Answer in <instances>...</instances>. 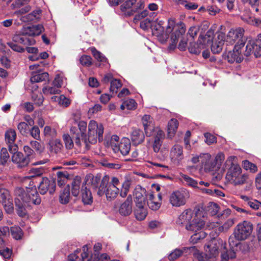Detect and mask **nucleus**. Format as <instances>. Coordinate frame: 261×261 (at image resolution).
I'll return each instance as SVG.
<instances>
[{
	"mask_svg": "<svg viewBox=\"0 0 261 261\" xmlns=\"http://www.w3.org/2000/svg\"><path fill=\"white\" fill-rule=\"evenodd\" d=\"M23 184L25 190L22 188H17L15 190L16 209L17 214L21 217L27 215V208H30L33 204H39L41 201L36 186L30 176L24 178Z\"/></svg>",
	"mask_w": 261,
	"mask_h": 261,
	"instance_id": "obj_1",
	"label": "nucleus"
},
{
	"mask_svg": "<svg viewBox=\"0 0 261 261\" xmlns=\"http://www.w3.org/2000/svg\"><path fill=\"white\" fill-rule=\"evenodd\" d=\"M132 180L126 178L121 185V190L118 187L120 185L119 179L115 176L112 177L110 180L108 175L104 176L99 186L97 187V194L99 196L105 195L109 201L114 200L120 194L122 198L125 197L129 190Z\"/></svg>",
	"mask_w": 261,
	"mask_h": 261,
	"instance_id": "obj_2",
	"label": "nucleus"
},
{
	"mask_svg": "<svg viewBox=\"0 0 261 261\" xmlns=\"http://www.w3.org/2000/svg\"><path fill=\"white\" fill-rule=\"evenodd\" d=\"M236 157L230 156L225 162L228 170L226 174V179L233 186H240L245 184L248 179L247 174H242V169L236 162Z\"/></svg>",
	"mask_w": 261,
	"mask_h": 261,
	"instance_id": "obj_3",
	"label": "nucleus"
},
{
	"mask_svg": "<svg viewBox=\"0 0 261 261\" xmlns=\"http://www.w3.org/2000/svg\"><path fill=\"white\" fill-rule=\"evenodd\" d=\"M123 2L120 6V11L124 16L129 17L133 16L136 12L144 9L145 4L143 1L137 0H122Z\"/></svg>",
	"mask_w": 261,
	"mask_h": 261,
	"instance_id": "obj_4",
	"label": "nucleus"
},
{
	"mask_svg": "<svg viewBox=\"0 0 261 261\" xmlns=\"http://www.w3.org/2000/svg\"><path fill=\"white\" fill-rule=\"evenodd\" d=\"M103 127L101 124H98L94 120H91L88 125V133L87 138V145L88 143L94 144L97 139L99 142L103 140ZM89 145H88V147Z\"/></svg>",
	"mask_w": 261,
	"mask_h": 261,
	"instance_id": "obj_5",
	"label": "nucleus"
},
{
	"mask_svg": "<svg viewBox=\"0 0 261 261\" xmlns=\"http://www.w3.org/2000/svg\"><path fill=\"white\" fill-rule=\"evenodd\" d=\"M244 29L241 27L231 29L228 32L226 36H225V41L227 44L233 45L237 42L236 45L244 46L246 40L244 37Z\"/></svg>",
	"mask_w": 261,
	"mask_h": 261,
	"instance_id": "obj_6",
	"label": "nucleus"
},
{
	"mask_svg": "<svg viewBox=\"0 0 261 261\" xmlns=\"http://www.w3.org/2000/svg\"><path fill=\"white\" fill-rule=\"evenodd\" d=\"M242 241L243 240L238 238L237 236L234 234L233 232L232 235L230 236L228 240L230 250H226L225 246H224L223 250L222 251L221 255L222 261H228L230 258L236 257V252L241 245L240 242Z\"/></svg>",
	"mask_w": 261,
	"mask_h": 261,
	"instance_id": "obj_7",
	"label": "nucleus"
},
{
	"mask_svg": "<svg viewBox=\"0 0 261 261\" xmlns=\"http://www.w3.org/2000/svg\"><path fill=\"white\" fill-rule=\"evenodd\" d=\"M87 128V123L84 121H80L78 123V128L76 127H71L70 132L72 134V138L74 139L75 143L80 146L81 142H83L86 147H88L87 138L85 134Z\"/></svg>",
	"mask_w": 261,
	"mask_h": 261,
	"instance_id": "obj_8",
	"label": "nucleus"
},
{
	"mask_svg": "<svg viewBox=\"0 0 261 261\" xmlns=\"http://www.w3.org/2000/svg\"><path fill=\"white\" fill-rule=\"evenodd\" d=\"M36 41L33 38L27 37L22 36L20 34L15 35L12 39V41L7 43L8 45L14 51L21 53L24 49L18 45L17 43L22 44L24 45H32L35 43Z\"/></svg>",
	"mask_w": 261,
	"mask_h": 261,
	"instance_id": "obj_9",
	"label": "nucleus"
},
{
	"mask_svg": "<svg viewBox=\"0 0 261 261\" xmlns=\"http://www.w3.org/2000/svg\"><path fill=\"white\" fill-rule=\"evenodd\" d=\"M168 24L169 25L167 28L168 31H169V30L171 29L175 30V32L171 34V40L172 45H176L178 39L180 38L186 32L185 25L181 22H179L176 24L174 18L169 19Z\"/></svg>",
	"mask_w": 261,
	"mask_h": 261,
	"instance_id": "obj_10",
	"label": "nucleus"
},
{
	"mask_svg": "<svg viewBox=\"0 0 261 261\" xmlns=\"http://www.w3.org/2000/svg\"><path fill=\"white\" fill-rule=\"evenodd\" d=\"M253 226L252 224L247 221L239 223L234 228L233 232L237 237L243 241L247 239L252 233Z\"/></svg>",
	"mask_w": 261,
	"mask_h": 261,
	"instance_id": "obj_11",
	"label": "nucleus"
},
{
	"mask_svg": "<svg viewBox=\"0 0 261 261\" xmlns=\"http://www.w3.org/2000/svg\"><path fill=\"white\" fill-rule=\"evenodd\" d=\"M252 54L256 58L261 56V34L257 36L255 40H250L247 42L244 55L249 56Z\"/></svg>",
	"mask_w": 261,
	"mask_h": 261,
	"instance_id": "obj_12",
	"label": "nucleus"
},
{
	"mask_svg": "<svg viewBox=\"0 0 261 261\" xmlns=\"http://www.w3.org/2000/svg\"><path fill=\"white\" fill-rule=\"evenodd\" d=\"M223 241L220 239H213L205 246L206 255L209 258L213 259L219 254V249L222 245Z\"/></svg>",
	"mask_w": 261,
	"mask_h": 261,
	"instance_id": "obj_13",
	"label": "nucleus"
},
{
	"mask_svg": "<svg viewBox=\"0 0 261 261\" xmlns=\"http://www.w3.org/2000/svg\"><path fill=\"white\" fill-rule=\"evenodd\" d=\"M188 194L185 190L174 191L170 196V202L173 206L179 207L184 205L186 202Z\"/></svg>",
	"mask_w": 261,
	"mask_h": 261,
	"instance_id": "obj_14",
	"label": "nucleus"
},
{
	"mask_svg": "<svg viewBox=\"0 0 261 261\" xmlns=\"http://www.w3.org/2000/svg\"><path fill=\"white\" fill-rule=\"evenodd\" d=\"M200 214L197 212L192 221L189 225H186V229L192 232L200 231L204 227L205 222L204 220L198 217Z\"/></svg>",
	"mask_w": 261,
	"mask_h": 261,
	"instance_id": "obj_15",
	"label": "nucleus"
},
{
	"mask_svg": "<svg viewBox=\"0 0 261 261\" xmlns=\"http://www.w3.org/2000/svg\"><path fill=\"white\" fill-rule=\"evenodd\" d=\"M56 184L53 180H50L47 177H43L38 187L40 193L45 194L47 191L50 194L53 193L55 191Z\"/></svg>",
	"mask_w": 261,
	"mask_h": 261,
	"instance_id": "obj_16",
	"label": "nucleus"
},
{
	"mask_svg": "<svg viewBox=\"0 0 261 261\" xmlns=\"http://www.w3.org/2000/svg\"><path fill=\"white\" fill-rule=\"evenodd\" d=\"M153 131L154 133H152V135H153L152 148L155 152H158L165 139V134L163 130L158 128H155Z\"/></svg>",
	"mask_w": 261,
	"mask_h": 261,
	"instance_id": "obj_17",
	"label": "nucleus"
},
{
	"mask_svg": "<svg viewBox=\"0 0 261 261\" xmlns=\"http://www.w3.org/2000/svg\"><path fill=\"white\" fill-rule=\"evenodd\" d=\"M44 30L43 25L41 24L34 25L32 27H23L20 34L27 37L29 36H38Z\"/></svg>",
	"mask_w": 261,
	"mask_h": 261,
	"instance_id": "obj_18",
	"label": "nucleus"
},
{
	"mask_svg": "<svg viewBox=\"0 0 261 261\" xmlns=\"http://www.w3.org/2000/svg\"><path fill=\"white\" fill-rule=\"evenodd\" d=\"M162 200V196L158 194L156 198L152 192H150L146 195V200L148 206L152 210H157L161 206L160 201Z\"/></svg>",
	"mask_w": 261,
	"mask_h": 261,
	"instance_id": "obj_19",
	"label": "nucleus"
},
{
	"mask_svg": "<svg viewBox=\"0 0 261 261\" xmlns=\"http://www.w3.org/2000/svg\"><path fill=\"white\" fill-rule=\"evenodd\" d=\"M193 212L191 209L185 210L178 217L176 223L180 226L189 225L193 219Z\"/></svg>",
	"mask_w": 261,
	"mask_h": 261,
	"instance_id": "obj_20",
	"label": "nucleus"
},
{
	"mask_svg": "<svg viewBox=\"0 0 261 261\" xmlns=\"http://www.w3.org/2000/svg\"><path fill=\"white\" fill-rule=\"evenodd\" d=\"M133 199L131 195H129L126 200L120 206L119 214L123 216H129L132 212Z\"/></svg>",
	"mask_w": 261,
	"mask_h": 261,
	"instance_id": "obj_21",
	"label": "nucleus"
},
{
	"mask_svg": "<svg viewBox=\"0 0 261 261\" xmlns=\"http://www.w3.org/2000/svg\"><path fill=\"white\" fill-rule=\"evenodd\" d=\"M243 46L235 45L232 51H230L227 55V60L230 63H240L243 60V56L241 54L240 49Z\"/></svg>",
	"mask_w": 261,
	"mask_h": 261,
	"instance_id": "obj_22",
	"label": "nucleus"
},
{
	"mask_svg": "<svg viewBox=\"0 0 261 261\" xmlns=\"http://www.w3.org/2000/svg\"><path fill=\"white\" fill-rule=\"evenodd\" d=\"M12 161L17 165L18 167L23 168L29 164L30 160L28 156H24L22 152H18L13 154Z\"/></svg>",
	"mask_w": 261,
	"mask_h": 261,
	"instance_id": "obj_23",
	"label": "nucleus"
},
{
	"mask_svg": "<svg viewBox=\"0 0 261 261\" xmlns=\"http://www.w3.org/2000/svg\"><path fill=\"white\" fill-rule=\"evenodd\" d=\"M225 41V35L222 33H220L217 39L213 42L211 46L212 51L214 54L220 53L223 48Z\"/></svg>",
	"mask_w": 261,
	"mask_h": 261,
	"instance_id": "obj_24",
	"label": "nucleus"
},
{
	"mask_svg": "<svg viewBox=\"0 0 261 261\" xmlns=\"http://www.w3.org/2000/svg\"><path fill=\"white\" fill-rule=\"evenodd\" d=\"M130 149V142L128 138H124L121 139V142L118 146H115L113 150L115 152L120 151L123 155H127Z\"/></svg>",
	"mask_w": 261,
	"mask_h": 261,
	"instance_id": "obj_25",
	"label": "nucleus"
},
{
	"mask_svg": "<svg viewBox=\"0 0 261 261\" xmlns=\"http://www.w3.org/2000/svg\"><path fill=\"white\" fill-rule=\"evenodd\" d=\"M146 191L140 186H137L134 192L136 204H144L146 199Z\"/></svg>",
	"mask_w": 261,
	"mask_h": 261,
	"instance_id": "obj_26",
	"label": "nucleus"
},
{
	"mask_svg": "<svg viewBox=\"0 0 261 261\" xmlns=\"http://www.w3.org/2000/svg\"><path fill=\"white\" fill-rule=\"evenodd\" d=\"M142 122L144 127L145 133L147 136H150L152 135V131L154 130L152 118L148 115H145L142 118Z\"/></svg>",
	"mask_w": 261,
	"mask_h": 261,
	"instance_id": "obj_27",
	"label": "nucleus"
},
{
	"mask_svg": "<svg viewBox=\"0 0 261 261\" xmlns=\"http://www.w3.org/2000/svg\"><path fill=\"white\" fill-rule=\"evenodd\" d=\"M130 139L134 145H138L144 142L145 136L142 130L133 128L130 134Z\"/></svg>",
	"mask_w": 261,
	"mask_h": 261,
	"instance_id": "obj_28",
	"label": "nucleus"
},
{
	"mask_svg": "<svg viewBox=\"0 0 261 261\" xmlns=\"http://www.w3.org/2000/svg\"><path fill=\"white\" fill-rule=\"evenodd\" d=\"M60 168L61 167L59 166L55 167L53 168V170L57 171L58 185L59 186H62L66 183L69 177V174L65 170H60Z\"/></svg>",
	"mask_w": 261,
	"mask_h": 261,
	"instance_id": "obj_29",
	"label": "nucleus"
},
{
	"mask_svg": "<svg viewBox=\"0 0 261 261\" xmlns=\"http://www.w3.org/2000/svg\"><path fill=\"white\" fill-rule=\"evenodd\" d=\"M49 151L53 153H58L60 152L63 148L61 140L55 139L50 141L49 143Z\"/></svg>",
	"mask_w": 261,
	"mask_h": 261,
	"instance_id": "obj_30",
	"label": "nucleus"
},
{
	"mask_svg": "<svg viewBox=\"0 0 261 261\" xmlns=\"http://www.w3.org/2000/svg\"><path fill=\"white\" fill-rule=\"evenodd\" d=\"M82 200L85 204H90L92 202V197L90 191L83 185L81 188Z\"/></svg>",
	"mask_w": 261,
	"mask_h": 261,
	"instance_id": "obj_31",
	"label": "nucleus"
},
{
	"mask_svg": "<svg viewBox=\"0 0 261 261\" xmlns=\"http://www.w3.org/2000/svg\"><path fill=\"white\" fill-rule=\"evenodd\" d=\"M82 180L81 177L75 176L71 182V193L74 196H77L80 193Z\"/></svg>",
	"mask_w": 261,
	"mask_h": 261,
	"instance_id": "obj_32",
	"label": "nucleus"
},
{
	"mask_svg": "<svg viewBox=\"0 0 261 261\" xmlns=\"http://www.w3.org/2000/svg\"><path fill=\"white\" fill-rule=\"evenodd\" d=\"M178 126V122L176 119H171L168 124V137L172 138L176 132Z\"/></svg>",
	"mask_w": 261,
	"mask_h": 261,
	"instance_id": "obj_33",
	"label": "nucleus"
},
{
	"mask_svg": "<svg viewBox=\"0 0 261 261\" xmlns=\"http://www.w3.org/2000/svg\"><path fill=\"white\" fill-rule=\"evenodd\" d=\"M182 147L175 145L171 149L170 156L172 159L179 160L182 158Z\"/></svg>",
	"mask_w": 261,
	"mask_h": 261,
	"instance_id": "obj_34",
	"label": "nucleus"
},
{
	"mask_svg": "<svg viewBox=\"0 0 261 261\" xmlns=\"http://www.w3.org/2000/svg\"><path fill=\"white\" fill-rule=\"evenodd\" d=\"M134 213L136 218L140 221L144 220L147 215L146 210L144 207V204H136V208Z\"/></svg>",
	"mask_w": 261,
	"mask_h": 261,
	"instance_id": "obj_35",
	"label": "nucleus"
},
{
	"mask_svg": "<svg viewBox=\"0 0 261 261\" xmlns=\"http://www.w3.org/2000/svg\"><path fill=\"white\" fill-rule=\"evenodd\" d=\"M174 1L177 5L183 7L187 10H194L198 7L197 4L186 0H174Z\"/></svg>",
	"mask_w": 261,
	"mask_h": 261,
	"instance_id": "obj_36",
	"label": "nucleus"
},
{
	"mask_svg": "<svg viewBox=\"0 0 261 261\" xmlns=\"http://www.w3.org/2000/svg\"><path fill=\"white\" fill-rule=\"evenodd\" d=\"M46 80H48V74L47 72L35 73L34 75H33L30 79V81L32 84Z\"/></svg>",
	"mask_w": 261,
	"mask_h": 261,
	"instance_id": "obj_37",
	"label": "nucleus"
},
{
	"mask_svg": "<svg viewBox=\"0 0 261 261\" xmlns=\"http://www.w3.org/2000/svg\"><path fill=\"white\" fill-rule=\"evenodd\" d=\"M41 13L40 10L33 11L26 16L23 17L21 19L23 21H31L38 19Z\"/></svg>",
	"mask_w": 261,
	"mask_h": 261,
	"instance_id": "obj_38",
	"label": "nucleus"
},
{
	"mask_svg": "<svg viewBox=\"0 0 261 261\" xmlns=\"http://www.w3.org/2000/svg\"><path fill=\"white\" fill-rule=\"evenodd\" d=\"M70 200V187L69 185L64 189L60 196V201L62 204H66Z\"/></svg>",
	"mask_w": 261,
	"mask_h": 261,
	"instance_id": "obj_39",
	"label": "nucleus"
},
{
	"mask_svg": "<svg viewBox=\"0 0 261 261\" xmlns=\"http://www.w3.org/2000/svg\"><path fill=\"white\" fill-rule=\"evenodd\" d=\"M137 105L134 99H127L122 103L120 108L122 110H124L125 108L129 110H134L136 109Z\"/></svg>",
	"mask_w": 261,
	"mask_h": 261,
	"instance_id": "obj_40",
	"label": "nucleus"
},
{
	"mask_svg": "<svg viewBox=\"0 0 261 261\" xmlns=\"http://www.w3.org/2000/svg\"><path fill=\"white\" fill-rule=\"evenodd\" d=\"M16 138V133L13 129H8L5 133L6 141L9 144H13Z\"/></svg>",
	"mask_w": 261,
	"mask_h": 261,
	"instance_id": "obj_41",
	"label": "nucleus"
},
{
	"mask_svg": "<svg viewBox=\"0 0 261 261\" xmlns=\"http://www.w3.org/2000/svg\"><path fill=\"white\" fill-rule=\"evenodd\" d=\"M194 232L195 233L191 236L190 239V242L193 244L198 243L200 240L205 238L206 236V233L203 231Z\"/></svg>",
	"mask_w": 261,
	"mask_h": 261,
	"instance_id": "obj_42",
	"label": "nucleus"
},
{
	"mask_svg": "<svg viewBox=\"0 0 261 261\" xmlns=\"http://www.w3.org/2000/svg\"><path fill=\"white\" fill-rule=\"evenodd\" d=\"M214 36V31L212 29L208 30L204 36L200 35L199 38L203 40L201 41L200 40H199L200 44H205L210 42L213 39Z\"/></svg>",
	"mask_w": 261,
	"mask_h": 261,
	"instance_id": "obj_43",
	"label": "nucleus"
},
{
	"mask_svg": "<svg viewBox=\"0 0 261 261\" xmlns=\"http://www.w3.org/2000/svg\"><path fill=\"white\" fill-rule=\"evenodd\" d=\"M90 50L93 57L99 62L106 63L107 62V59L99 51H98L94 47H92Z\"/></svg>",
	"mask_w": 261,
	"mask_h": 261,
	"instance_id": "obj_44",
	"label": "nucleus"
},
{
	"mask_svg": "<svg viewBox=\"0 0 261 261\" xmlns=\"http://www.w3.org/2000/svg\"><path fill=\"white\" fill-rule=\"evenodd\" d=\"M11 233L13 238L15 240H20L23 236V232L19 226H13L11 228Z\"/></svg>",
	"mask_w": 261,
	"mask_h": 261,
	"instance_id": "obj_45",
	"label": "nucleus"
},
{
	"mask_svg": "<svg viewBox=\"0 0 261 261\" xmlns=\"http://www.w3.org/2000/svg\"><path fill=\"white\" fill-rule=\"evenodd\" d=\"M43 92L45 95L56 94L60 93V89L56 86H46L42 89Z\"/></svg>",
	"mask_w": 261,
	"mask_h": 261,
	"instance_id": "obj_46",
	"label": "nucleus"
},
{
	"mask_svg": "<svg viewBox=\"0 0 261 261\" xmlns=\"http://www.w3.org/2000/svg\"><path fill=\"white\" fill-rule=\"evenodd\" d=\"M11 199L9 192L6 189L0 188V202L6 203Z\"/></svg>",
	"mask_w": 261,
	"mask_h": 261,
	"instance_id": "obj_47",
	"label": "nucleus"
},
{
	"mask_svg": "<svg viewBox=\"0 0 261 261\" xmlns=\"http://www.w3.org/2000/svg\"><path fill=\"white\" fill-rule=\"evenodd\" d=\"M243 168L246 170H249L251 172L254 173L257 171V167L253 163L247 160L243 162Z\"/></svg>",
	"mask_w": 261,
	"mask_h": 261,
	"instance_id": "obj_48",
	"label": "nucleus"
},
{
	"mask_svg": "<svg viewBox=\"0 0 261 261\" xmlns=\"http://www.w3.org/2000/svg\"><path fill=\"white\" fill-rule=\"evenodd\" d=\"M181 177L188 186L193 188L197 187L198 182L192 178L185 174L181 175Z\"/></svg>",
	"mask_w": 261,
	"mask_h": 261,
	"instance_id": "obj_49",
	"label": "nucleus"
},
{
	"mask_svg": "<svg viewBox=\"0 0 261 261\" xmlns=\"http://www.w3.org/2000/svg\"><path fill=\"white\" fill-rule=\"evenodd\" d=\"M32 98L35 104L39 106L42 104L44 98L41 93L33 92L32 94Z\"/></svg>",
	"mask_w": 261,
	"mask_h": 261,
	"instance_id": "obj_50",
	"label": "nucleus"
},
{
	"mask_svg": "<svg viewBox=\"0 0 261 261\" xmlns=\"http://www.w3.org/2000/svg\"><path fill=\"white\" fill-rule=\"evenodd\" d=\"M100 164L104 167L108 169H118L120 168L121 165L117 163H110L107 160H101L100 162Z\"/></svg>",
	"mask_w": 261,
	"mask_h": 261,
	"instance_id": "obj_51",
	"label": "nucleus"
},
{
	"mask_svg": "<svg viewBox=\"0 0 261 261\" xmlns=\"http://www.w3.org/2000/svg\"><path fill=\"white\" fill-rule=\"evenodd\" d=\"M122 83L119 80L113 79L111 81V92L117 93L119 88L122 86Z\"/></svg>",
	"mask_w": 261,
	"mask_h": 261,
	"instance_id": "obj_52",
	"label": "nucleus"
},
{
	"mask_svg": "<svg viewBox=\"0 0 261 261\" xmlns=\"http://www.w3.org/2000/svg\"><path fill=\"white\" fill-rule=\"evenodd\" d=\"M28 124L25 122H21L18 123L17 128L20 133L23 136H27L29 133Z\"/></svg>",
	"mask_w": 261,
	"mask_h": 261,
	"instance_id": "obj_53",
	"label": "nucleus"
},
{
	"mask_svg": "<svg viewBox=\"0 0 261 261\" xmlns=\"http://www.w3.org/2000/svg\"><path fill=\"white\" fill-rule=\"evenodd\" d=\"M30 145L38 153H41L44 150L43 145L37 141H31Z\"/></svg>",
	"mask_w": 261,
	"mask_h": 261,
	"instance_id": "obj_54",
	"label": "nucleus"
},
{
	"mask_svg": "<svg viewBox=\"0 0 261 261\" xmlns=\"http://www.w3.org/2000/svg\"><path fill=\"white\" fill-rule=\"evenodd\" d=\"M63 139L65 143V147L67 149H70L73 148V140L68 134H64L63 136Z\"/></svg>",
	"mask_w": 261,
	"mask_h": 261,
	"instance_id": "obj_55",
	"label": "nucleus"
},
{
	"mask_svg": "<svg viewBox=\"0 0 261 261\" xmlns=\"http://www.w3.org/2000/svg\"><path fill=\"white\" fill-rule=\"evenodd\" d=\"M33 127L29 129V132L30 133L31 136L36 140H40V130L37 126H32Z\"/></svg>",
	"mask_w": 261,
	"mask_h": 261,
	"instance_id": "obj_56",
	"label": "nucleus"
},
{
	"mask_svg": "<svg viewBox=\"0 0 261 261\" xmlns=\"http://www.w3.org/2000/svg\"><path fill=\"white\" fill-rule=\"evenodd\" d=\"M202 45H198L196 43L191 44L189 47V51L195 55H198L201 52Z\"/></svg>",
	"mask_w": 261,
	"mask_h": 261,
	"instance_id": "obj_57",
	"label": "nucleus"
},
{
	"mask_svg": "<svg viewBox=\"0 0 261 261\" xmlns=\"http://www.w3.org/2000/svg\"><path fill=\"white\" fill-rule=\"evenodd\" d=\"M43 169L42 168H33L29 170L28 171L29 174L31 175L30 177H36L40 176L43 173Z\"/></svg>",
	"mask_w": 261,
	"mask_h": 261,
	"instance_id": "obj_58",
	"label": "nucleus"
},
{
	"mask_svg": "<svg viewBox=\"0 0 261 261\" xmlns=\"http://www.w3.org/2000/svg\"><path fill=\"white\" fill-rule=\"evenodd\" d=\"M9 154L6 148H3L1 151V162L2 164H5L9 159Z\"/></svg>",
	"mask_w": 261,
	"mask_h": 261,
	"instance_id": "obj_59",
	"label": "nucleus"
},
{
	"mask_svg": "<svg viewBox=\"0 0 261 261\" xmlns=\"http://www.w3.org/2000/svg\"><path fill=\"white\" fill-rule=\"evenodd\" d=\"M204 136L205 138V142L208 145H211L217 142V138L212 134L206 133L204 134Z\"/></svg>",
	"mask_w": 261,
	"mask_h": 261,
	"instance_id": "obj_60",
	"label": "nucleus"
},
{
	"mask_svg": "<svg viewBox=\"0 0 261 261\" xmlns=\"http://www.w3.org/2000/svg\"><path fill=\"white\" fill-rule=\"evenodd\" d=\"M80 63L84 66H89L92 64V58L89 56H82L80 59Z\"/></svg>",
	"mask_w": 261,
	"mask_h": 261,
	"instance_id": "obj_61",
	"label": "nucleus"
},
{
	"mask_svg": "<svg viewBox=\"0 0 261 261\" xmlns=\"http://www.w3.org/2000/svg\"><path fill=\"white\" fill-rule=\"evenodd\" d=\"M44 135L45 136L54 137L56 136V131L49 126H46L44 128Z\"/></svg>",
	"mask_w": 261,
	"mask_h": 261,
	"instance_id": "obj_62",
	"label": "nucleus"
},
{
	"mask_svg": "<svg viewBox=\"0 0 261 261\" xmlns=\"http://www.w3.org/2000/svg\"><path fill=\"white\" fill-rule=\"evenodd\" d=\"M148 14V11L147 10H144L141 12L140 13H139L138 14H136L134 17L133 21L134 22L137 23L142 18H145L146 16H147Z\"/></svg>",
	"mask_w": 261,
	"mask_h": 261,
	"instance_id": "obj_63",
	"label": "nucleus"
},
{
	"mask_svg": "<svg viewBox=\"0 0 261 261\" xmlns=\"http://www.w3.org/2000/svg\"><path fill=\"white\" fill-rule=\"evenodd\" d=\"M247 204L253 210L261 209V203L256 200L249 201Z\"/></svg>",
	"mask_w": 261,
	"mask_h": 261,
	"instance_id": "obj_64",
	"label": "nucleus"
}]
</instances>
